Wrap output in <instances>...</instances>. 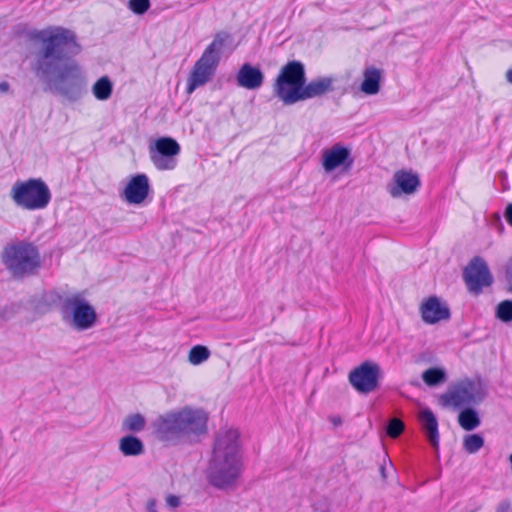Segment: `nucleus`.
Here are the masks:
<instances>
[{
    "instance_id": "dca6fc26",
    "label": "nucleus",
    "mask_w": 512,
    "mask_h": 512,
    "mask_svg": "<svg viewBox=\"0 0 512 512\" xmlns=\"http://www.w3.org/2000/svg\"><path fill=\"white\" fill-rule=\"evenodd\" d=\"M333 78L319 77L313 79L308 84H304L299 92L296 94V103L307 99L323 96L334 90Z\"/></svg>"
},
{
    "instance_id": "393cba45",
    "label": "nucleus",
    "mask_w": 512,
    "mask_h": 512,
    "mask_svg": "<svg viewBox=\"0 0 512 512\" xmlns=\"http://www.w3.org/2000/svg\"><path fill=\"white\" fill-rule=\"evenodd\" d=\"M146 419L140 413L126 416L122 422V429L129 432H140L145 428Z\"/></svg>"
},
{
    "instance_id": "6e6552de",
    "label": "nucleus",
    "mask_w": 512,
    "mask_h": 512,
    "mask_svg": "<svg viewBox=\"0 0 512 512\" xmlns=\"http://www.w3.org/2000/svg\"><path fill=\"white\" fill-rule=\"evenodd\" d=\"M10 197L22 209L40 210L50 203L51 192L41 178H30L16 181L10 190Z\"/></svg>"
},
{
    "instance_id": "c756f323",
    "label": "nucleus",
    "mask_w": 512,
    "mask_h": 512,
    "mask_svg": "<svg viewBox=\"0 0 512 512\" xmlns=\"http://www.w3.org/2000/svg\"><path fill=\"white\" fill-rule=\"evenodd\" d=\"M150 0H129L128 8L135 14L142 15L150 8Z\"/></svg>"
},
{
    "instance_id": "58836bf2",
    "label": "nucleus",
    "mask_w": 512,
    "mask_h": 512,
    "mask_svg": "<svg viewBox=\"0 0 512 512\" xmlns=\"http://www.w3.org/2000/svg\"><path fill=\"white\" fill-rule=\"evenodd\" d=\"M494 218H495V221H496L497 223H499L500 228H501V230H502V229H503V225H502V223H501V218H500V216H499L498 214H495V215H494Z\"/></svg>"
},
{
    "instance_id": "e433bc0d",
    "label": "nucleus",
    "mask_w": 512,
    "mask_h": 512,
    "mask_svg": "<svg viewBox=\"0 0 512 512\" xmlns=\"http://www.w3.org/2000/svg\"><path fill=\"white\" fill-rule=\"evenodd\" d=\"M509 508V504L506 503V502H502L500 505H499V508H498V512H506Z\"/></svg>"
},
{
    "instance_id": "a211bd4d",
    "label": "nucleus",
    "mask_w": 512,
    "mask_h": 512,
    "mask_svg": "<svg viewBox=\"0 0 512 512\" xmlns=\"http://www.w3.org/2000/svg\"><path fill=\"white\" fill-rule=\"evenodd\" d=\"M236 79L240 87L254 90L261 87L264 81V75L258 67L244 63L239 69Z\"/></svg>"
},
{
    "instance_id": "7c9ffc66",
    "label": "nucleus",
    "mask_w": 512,
    "mask_h": 512,
    "mask_svg": "<svg viewBox=\"0 0 512 512\" xmlns=\"http://www.w3.org/2000/svg\"><path fill=\"white\" fill-rule=\"evenodd\" d=\"M505 279L509 284V291L512 292V257L509 259L505 268Z\"/></svg>"
},
{
    "instance_id": "2f4dec72",
    "label": "nucleus",
    "mask_w": 512,
    "mask_h": 512,
    "mask_svg": "<svg viewBox=\"0 0 512 512\" xmlns=\"http://www.w3.org/2000/svg\"><path fill=\"white\" fill-rule=\"evenodd\" d=\"M166 504L169 508L175 509L180 505V498L176 495H168L166 497Z\"/></svg>"
},
{
    "instance_id": "aec40b11",
    "label": "nucleus",
    "mask_w": 512,
    "mask_h": 512,
    "mask_svg": "<svg viewBox=\"0 0 512 512\" xmlns=\"http://www.w3.org/2000/svg\"><path fill=\"white\" fill-rule=\"evenodd\" d=\"M382 78L381 70L374 67L369 66L363 72V81L361 83L360 89L366 95H375L380 90V82Z\"/></svg>"
},
{
    "instance_id": "f03ea898",
    "label": "nucleus",
    "mask_w": 512,
    "mask_h": 512,
    "mask_svg": "<svg viewBox=\"0 0 512 512\" xmlns=\"http://www.w3.org/2000/svg\"><path fill=\"white\" fill-rule=\"evenodd\" d=\"M239 437V431L232 427H223L215 435L208 480L216 488L230 487L240 476L242 462Z\"/></svg>"
},
{
    "instance_id": "1a4fd4ad",
    "label": "nucleus",
    "mask_w": 512,
    "mask_h": 512,
    "mask_svg": "<svg viewBox=\"0 0 512 512\" xmlns=\"http://www.w3.org/2000/svg\"><path fill=\"white\" fill-rule=\"evenodd\" d=\"M306 82L304 64L300 61H289L278 74L273 85L274 94L285 104L296 103V94H299Z\"/></svg>"
},
{
    "instance_id": "cd10ccee",
    "label": "nucleus",
    "mask_w": 512,
    "mask_h": 512,
    "mask_svg": "<svg viewBox=\"0 0 512 512\" xmlns=\"http://www.w3.org/2000/svg\"><path fill=\"white\" fill-rule=\"evenodd\" d=\"M496 317L506 323L512 321V300H504L498 304Z\"/></svg>"
},
{
    "instance_id": "bb28decb",
    "label": "nucleus",
    "mask_w": 512,
    "mask_h": 512,
    "mask_svg": "<svg viewBox=\"0 0 512 512\" xmlns=\"http://www.w3.org/2000/svg\"><path fill=\"white\" fill-rule=\"evenodd\" d=\"M484 446V438L480 434H468L463 438V449L469 453H477Z\"/></svg>"
},
{
    "instance_id": "c85d7f7f",
    "label": "nucleus",
    "mask_w": 512,
    "mask_h": 512,
    "mask_svg": "<svg viewBox=\"0 0 512 512\" xmlns=\"http://www.w3.org/2000/svg\"><path fill=\"white\" fill-rule=\"evenodd\" d=\"M404 423L397 418H392L386 427V433L391 438H397L404 430Z\"/></svg>"
},
{
    "instance_id": "412c9836",
    "label": "nucleus",
    "mask_w": 512,
    "mask_h": 512,
    "mask_svg": "<svg viewBox=\"0 0 512 512\" xmlns=\"http://www.w3.org/2000/svg\"><path fill=\"white\" fill-rule=\"evenodd\" d=\"M119 451L126 457H135L142 455L145 447L140 438L129 434L119 440Z\"/></svg>"
},
{
    "instance_id": "2eb2a0df",
    "label": "nucleus",
    "mask_w": 512,
    "mask_h": 512,
    "mask_svg": "<svg viewBox=\"0 0 512 512\" xmlns=\"http://www.w3.org/2000/svg\"><path fill=\"white\" fill-rule=\"evenodd\" d=\"M149 179L145 174H137L128 182L124 190V198L129 204H140L148 196Z\"/></svg>"
},
{
    "instance_id": "9b49d317",
    "label": "nucleus",
    "mask_w": 512,
    "mask_h": 512,
    "mask_svg": "<svg viewBox=\"0 0 512 512\" xmlns=\"http://www.w3.org/2000/svg\"><path fill=\"white\" fill-rule=\"evenodd\" d=\"M381 376L382 370L377 363L365 361L349 373L348 379L357 392L369 394L379 387Z\"/></svg>"
},
{
    "instance_id": "f704fd0d",
    "label": "nucleus",
    "mask_w": 512,
    "mask_h": 512,
    "mask_svg": "<svg viewBox=\"0 0 512 512\" xmlns=\"http://www.w3.org/2000/svg\"><path fill=\"white\" fill-rule=\"evenodd\" d=\"M10 90V84L6 81L0 82V93L5 94Z\"/></svg>"
},
{
    "instance_id": "ddd939ff",
    "label": "nucleus",
    "mask_w": 512,
    "mask_h": 512,
    "mask_svg": "<svg viewBox=\"0 0 512 512\" xmlns=\"http://www.w3.org/2000/svg\"><path fill=\"white\" fill-rule=\"evenodd\" d=\"M420 184V179L417 174L411 171L399 170L394 173L386 188L393 198H398L403 194L411 195L415 193L420 187Z\"/></svg>"
},
{
    "instance_id": "473e14b6",
    "label": "nucleus",
    "mask_w": 512,
    "mask_h": 512,
    "mask_svg": "<svg viewBox=\"0 0 512 512\" xmlns=\"http://www.w3.org/2000/svg\"><path fill=\"white\" fill-rule=\"evenodd\" d=\"M156 504V500L154 498H150L146 503V512H157Z\"/></svg>"
},
{
    "instance_id": "c9c22d12",
    "label": "nucleus",
    "mask_w": 512,
    "mask_h": 512,
    "mask_svg": "<svg viewBox=\"0 0 512 512\" xmlns=\"http://www.w3.org/2000/svg\"><path fill=\"white\" fill-rule=\"evenodd\" d=\"M330 421L333 423V425L338 426L342 424V419L339 416H333L330 418Z\"/></svg>"
},
{
    "instance_id": "7ed1b4c3",
    "label": "nucleus",
    "mask_w": 512,
    "mask_h": 512,
    "mask_svg": "<svg viewBox=\"0 0 512 512\" xmlns=\"http://www.w3.org/2000/svg\"><path fill=\"white\" fill-rule=\"evenodd\" d=\"M209 415L199 407L185 406L160 415L154 422L156 437L163 442L196 441L208 431Z\"/></svg>"
},
{
    "instance_id": "20e7f679",
    "label": "nucleus",
    "mask_w": 512,
    "mask_h": 512,
    "mask_svg": "<svg viewBox=\"0 0 512 512\" xmlns=\"http://www.w3.org/2000/svg\"><path fill=\"white\" fill-rule=\"evenodd\" d=\"M45 299L50 304L59 305L62 320L75 331L89 330L98 321L95 308L82 292H50Z\"/></svg>"
},
{
    "instance_id": "6ab92c4d",
    "label": "nucleus",
    "mask_w": 512,
    "mask_h": 512,
    "mask_svg": "<svg viewBox=\"0 0 512 512\" xmlns=\"http://www.w3.org/2000/svg\"><path fill=\"white\" fill-rule=\"evenodd\" d=\"M418 418L428 442L434 449H438L439 431L436 416L429 408H425L419 412Z\"/></svg>"
},
{
    "instance_id": "4c0bfd02",
    "label": "nucleus",
    "mask_w": 512,
    "mask_h": 512,
    "mask_svg": "<svg viewBox=\"0 0 512 512\" xmlns=\"http://www.w3.org/2000/svg\"><path fill=\"white\" fill-rule=\"evenodd\" d=\"M506 80L508 83L512 84V68L506 72Z\"/></svg>"
},
{
    "instance_id": "a878e982",
    "label": "nucleus",
    "mask_w": 512,
    "mask_h": 512,
    "mask_svg": "<svg viewBox=\"0 0 512 512\" xmlns=\"http://www.w3.org/2000/svg\"><path fill=\"white\" fill-rule=\"evenodd\" d=\"M210 350L204 345L193 346L188 354V360L192 365H200L210 357Z\"/></svg>"
},
{
    "instance_id": "b1692460",
    "label": "nucleus",
    "mask_w": 512,
    "mask_h": 512,
    "mask_svg": "<svg viewBox=\"0 0 512 512\" xmlns=\"http://www.w3.org/2000/svg\"><path fill=\"white\" fill-rule=\"evenodd\" d=\"M113 92V84L107 76L98 79L92 87V93L100 101L108 100Z\"/></svg>"
},
{
    "instance_id": "f8f14e48",
    "label": "nucleus",
    "mask_w": 512,
    "mask_h": 512,
    "mask_svg": "<svg viewBox=\"0 0 512 512\" xmlns=\"http://www.w3.org/2000/svg\"><path fill=\"white\" fill-rule=\"evenodd\" d=\"M463 279L470 293L479 295L484 287L493 283V276L486 261L479 256L474 257L463 270Z\"/></svg>"
},
{
    "instance_id": "72a5a7b5",
    "label": "nucleus",
    "mask_w": 512,
    "mask_h": 512,
    "mask_svg": "<svg viewBox=\"0 0 512 512\" xmlns=\"http://www.w3.org/2000/svg\"><path fill=\"white\" fill-rule=\"evenodd\" d=\"M505 219L512 226V203L508 204L504 212Z\"/></svg>"
},
{
    "instance_id": "ea45409f",
    "label": "nucleus",
    "mask_w": 512,
    "mask_h": 512,
    "mask_svg": "<svg viewBox=\"0 0 512 512\" xmlns=\"http://www.w3.org/2000/svg\"><path fill=\"white\" fill-rule=\"evenodd\" d=\"M380 471H381V475H382V477H383V478H386L385 468H384V467H381Z\"/></svg>"
},
{
    "instance_id": "39448f33",
    "label": "nucleus",
    "mask_w": 512,
    "mask_h": 512,
    "mask_svg": "<svg viewBox=\"0 0 512 512\" xmlns=\"http://www.w3.org/2000/svg\"><path fill=\"white\" fill-rule=\"evenodd\" d=\"M1 262L17 280L38 275L42 266L37 246L24 240L5 246L1 253Z\"/></svg>"
},
{
    "instance_id": "4be33fe9",
    "label": "nucleus",
    "mask_w": 512,
    "mask_h": 512,
    "mask_svg": "<svg viewBox=\"0 0 512 512\" xmlns=\"http://www.w3.org/2000/svg\"><path fill=\"white\" fill-rule=\"evenodd\" d=\"M462 408L463 409L458 414V423L460 427L466 431H472L476 429L481 424V420L477 411L471 406Z\"/></svg>"
},
{
    "instance_id": "0eeeda50",
    "label": "nucleus",
    "mask_w": 512,
    "mask_h": 512,
    "mask_svg": "<svg viewBox=\"0 0 512 512\" xmlns=\"http://www.w3.org/2000/svg\"><path fill=\"white\" fill-rule=\"evenodd\" d=\"M487 394V385L480 377L464 378L450 385L438 401L444 408H462L481 404Z\"/></svg>"
},
{
    "instance_id": "f3484780",
    "label": "nucleus",
    "mask_w": 512,
    "mask_h": 512,
    "mask_svg": "<svg viewBox=\"0 0 512 512\" xmlns=\"http://www.w3.org/2000/svg\"><path fill=\"white\" fill-rule=\"evenodd\" d=\"M420 310L423 321L428 324H434L450 318L449 308L442 305L436 296L428 298V300L421 305Z\"/></svg>"
},
{
    "instance_id": "4468645a",
    "label": "nucleus",
    "mask_w": 512,
    "mask_h": 512,
    "mask_svg": "<svg viewBox=\"0 0 512 512\" xmlns=\"http://www.w3.org/2000/svg\"><path fill=\"white\" fill-rule=\"evenodd\" d=\"M352 164L350 149L341 144H335L323 152L322 166L326 172H331L342 165L350 168Z\"/></svg>"
},
{
    "instance_id": "5701e85b",
    "label": "nucleus",
    "mask_w": 512,
    "mask_h": 512,
    "mask_svg": "<svg viewBox=\"0 0 512 512\" xmlns=\"http://www.w3.org/2000/svg\"><path fill=\"white\" fill-rule=\"evenodd\" d=\"M422 380L427 386H438L447 381V372L441 367H431L422 373Z\"/></svg>"
},
{
    "instance_id": "423d86ee",
    "label": "nucleus",
    "mask_w": 512,
    "mask_h": 512,
    "mask_svg": "<svg viewBox=\"0 0 512 512\" xmlns=\"http://www.w3.org/2000/svg\"><path fill=\"white\" fill-rule=\"evenodd\" d=\"M230 38L227 32H218L213 41L206 47L201 57L196 61L187 80V93L205 85L214 76L220 63L226 42Z\"/></svg>"
},
{
    "instance_id": "f257e3e1",
    "label": "nucleus",
    "mask_w": 512,
    "mask_h": 512,
    "mask_svg": "<svg viewBox=\"0 0 512 512\" xmlns=\"http://www.w3.org/2000/svg\"><path fill=\"white\" fill-rule=\"evenodd\" d=\"M35 44L31 69L45 84L44 90L70 103L86 93V76L74 59L81 52L73 30L62 26L34 29L28 34Z\"/></svg>"
},
{
    "instance_id": "9d476101",
    "label": "nucleus",
    "mask_w": 512,
    "mask_h": 512,
    "mask_svg": "<svg viewBox=\"0 0 512 512\" xmlns=\"http://www.w3.org/2000/svg\"><path fill=\"white\" fill-rule=\"evenodd\" d=\"M181 151L179 143L171 137H161L149 146V156L158 170H173L178 164Z\"/></svg>"
}]
</instances>
